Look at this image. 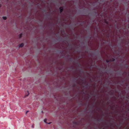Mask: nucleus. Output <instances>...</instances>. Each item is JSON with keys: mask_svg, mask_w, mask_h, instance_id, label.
Segmentation results:
<instances>
[{"mask_svg": "<svg viewBox=\"0 0 129 129\" xmlns=\"http://www.w3.org/2000/svg\"><path fill=\"white\" fill-rule=\"evenodd\" d=\"M24 45V44L23 43H21V44H20L19 46V47H22Z\"/></svg>", "mask_w": 129, "mask_h": 129, "instance_id": "1", "label": "nucleus"}, {"mask_svg": "<svg viewBox=\"0 0 129 129\" xmlns=\"http://www.w3.org/2000/svg\"><path fill=\"white\" fill-rule=\"evenodd\" d=\"M59 9L60 10V12L61 13L63 11V9L62 7H60L59 8Z\"/></svg>", "mask_w": 129, "mask_h": 129, "instance_id": "2", "label": "nucleus"}, {"mask_svg": "<svg viewBox=\"0 0 129 129\" xmlns=\"http://www.w3.org/2000/svg\"><path fill=\"white\" fill-rule=\"evenodd\" d=\"M3 18L4 20H6L7 19V17L6 16H3Z\"/></svg>", "mask_w": 129, "mask_h": 129, "instance_id": "3", "label": "nucleus"}, {"mask_svg": "<svg viewBox=\"0 0 129 129\" xmlns=\"http://www.w3.org/2000/svg\"><path fill=\"white\" fill-rule=\"evenodd\" d=\"M22 34H19V37L20 38H21L22 37Z\"/></svg>", "mask_w": 129, "mask_h": 129, "instance_id": "4", "label": "nucleus"}, {"mask_svg": "<svg viewBox=\"0 0 129 129\" xmlns=\"http://www.w3.org/2000/svg\"><path fill=\"white\" fill-rule=\"evenodd\" d=\"M27 94L25 96V97L26 96H28L29 94V92L28 91H27Z\"/></svg>", "mask_w": 129, "mask_h": 129, "instance_id": "5", "label": "nucleus"}, {"mask_svg": "<svg viewBox=\"0 0 129 129\" xmlns=\"http://www.w3.org/2000/svg\"><path fill=\"white\" fill-rule=\"evenodd\" d=\"M47 119L46 118H45L44 119V122L46 123H47L46 122V121H47Z\"/></svg>", "mask_w": 129, "mask_h": 129, "instance_id": "6", "label": "nucleus"}, {"mask_svg": "<svg viewBox=\"0 0 129 129\" xmlns=\"http://www.w3.org/2000/svg\"><path fill=\"white\" fill-rule=\"evenodd\" d=\"M51 123H52V122H49V123H47V124H50Z\"/></svg>", "mask_w": 129, "mask_h": 129, "instance_id": "7", "label": "nucleus"}, {"mask_svg": "<svg viewBox=\"0 0 129 129\" xmlns=\"http://www.w3.org/2000/svg\"><path fill=\"white\" fill-rule=\"evenodd\" d=\"M114 59H113L111 61H114Z\"/></svg>", "mask_w": 129, "mask_h": 129, "instance_id": "8", "label": "nucleus"}, {"mask_svg": "<svg viewBox=\"0 0 129 129\" xmlns=\"http://www.w3.org/2000/svg\"><path fill=\"white\" fill-rule=\"evenodd\" d=\"M105 21L106 23H107V22L105 20Z\"/></svg>", "mask_w": 129, "mask_h": 129, "instance_id": "9", "label": "nucleus"}, {"mask_svg": "<svg viewBox=\"0 0 129 129\" xmlns=\"http://www.w3.org/2000/svg\"><path fill=\"white\" fill-rule=\"evenodd\" d=\"M28 112V111H27L26 112V114Z\"/></svg>", "mask_w": 129, "mask_h": 129, "instance_id": "10", "label": "nucleus"}, {"mask_svg": "<svg viewBox=\"0 0 129 129\" xmlns=\"http://www.w3.org/2000/svg\"><path fill=\"white\" fill-rule=\"evenodd\" d=\"M2 6V5L1 4H0V8H1V7Z\"/></svg>", "mask_w": 129, "mask_h": 129, "instance_id": "11", "label": "nucleus"}, {"mask_svg": "<svg viewBox=\"0 0 129 129\" xmlns=\"http://www.w3.org/2000/svg\"><path fill=\"white\" fill-rule=\"evenodd\" d=\"M106 61H107V62H109V61L108 60H106Z\"/></svg>", "mask_w": 129, "mask_h": 129, "instance_id": "12", "label": "nucleus"}, {"mask_svg": "<svg viewBox=\"0 0 129 129\" xmlns=\"http://www.w3.org/2000/svg\"><path fill=\"white\" fill-rule=\"evenodd\" d=\"M73 123L74 124H76V123L75 122H74Z\"/></svg>", "mask_w": 129, "mask_h": 129, "instance_id": "13", "label": "nucleus"}, {"mask_svg": "<svg viewBox=\"0 0 129 129\" xmlns=\"http://www.w3.org/2000/svg\"><path fill=\"white\" fill-rule=\"evenodd\" d=\"M42 113H43V111H42Z\"/></svg>", "mask_w": 129, "mask_h": 129, "instance_id": "14", "label": "nucleus"}]
</instances>
